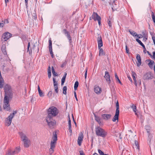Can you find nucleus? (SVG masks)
I'll return each instance as SVG.
<instances>
[{
  "label": "nucleus",
  "mask_w": 155,
  "mask_h": 155,
  "mask_svg": "<svg viewBox=\"0 0 155 155\" xmlns=\"http://www.w3.org/2000/svg\"><path fill=\"white\" fill-rule=\"evenodd\" d=\"M132 77L133 76H136V73H135L134 72L132 71Z\"/></svg>",
  "instance_id": "obj_56"
},
{
  "label": "nucleus",
  "mask_w": 155,
  "mask_h": 155,
  "mask_svg": "<svg viewBox=\"0 0 155 155\" xmlns=\"http://www.w3.org/2000/svg\"><path fill=\"white\" fill-rule=\"evenodd\" d=\"M24 143V146L25 147H28L30 145V141L28 139L23 141Z\"/></svg>",
  "instance_id": "obj_23"
},
{
  "label": "nucleus",
  "mask_w": 155,
  "mask_h": 155,
  "mask_svg": "<svg viewBox=\"0 0 155 155\" xmlns=\"http://www.w3.org/2000/svg\"><path fill=\"white\" fill-rule=\"evenodd\" d=\"M49 48L50 53L51 57L53 58L54 57V56L52 51V41L51 38H50L49 40Z\"/></svg>",
  "instance_id": "obj_10"
},
{
  "label": "nucleus",
  "mask_w": 155,
  "mask_h": 155,
  "mask_svg": "<svg viewBox=\"0 0 155 155\" xmlns=\"http://www.w3.org/2000/svg\"><path fill=\"white\" fill-rule=\"evenodd\" d=\"M151 57L153 59L155 60V51L153 52V56L152 55V57Z\"/></svg>",
  "instance_id": "obj_49"
},
{
  "label": "nucleus",
  "mask_w": 155,
  "mask_h": 155,
  "mask_svg": "<svg viewBox=\"0 0 155 155\" xmlns=\"http://www.w3.org/2000/svg\"><path fill=\"white\" fill-rule=\"evenodd\" d=\"M38 92H40V91H41V90L40 88V87H39V85H38Z\"/></svg>",
  "instance_id": "obj_62"
},
{
  "label": "nucleus",
  "mask_w": 155,
  "mask_h": 155,
  "mask_svg": "<svg viewBox=\"0 0 155 155\" xmlns=\"http://www.w3.org/2000/svg\"><path fill=\"white\" fill-rule=\"evenodd\" d=\"M104 77L106 79V81L108 82V84H110V76L108 71H106L105 72V74Z\"/></svg>",
  "instance_id": "obj_13"
},
{
  "label": "nucleus",
  "mask_w": 155,
  "mask_h": 155,
  "mask_svg": "<svg viewBox=\"0 0 155 155\" xmlns=\"http://www.w3.org/2000/svg\"><path fill=\"white\" fill-rule=\"evenodd\" d=\"M53 80L54 83V87L55 91L56 93H58V83L57 82L55 81V78H53Z\"/></svg>",
  "instance_id": "obj_17"
},
{
  "label": "nucleus",
  "mask_w": 155,
  "mask_h": 155,
  "mask_svg": "<svg viewBox=\"0 0 155 155\" xmlns=\"http://www.w3.org/2000/svg\"><path fill=\"white\" fill-rule=\"evenodd\" d=\"M67 63V61L66 60H65V61L64 62H63L62 64H61V68L64 67L66 65Z\"/></svg>",
  "instance_id": "obj_37"
},
{
  "label": "nucleus",
  "mask_w": 155,
  "mask_h": 155,
  "mask_svg": "<svg viewBox=\"0 0 155 155\" xmlns=\"http://www.w3.org/2000/svg\"><path fill=\"white\" fill-rule=\"evenodd\" d=\"M80 155H85L83 151L82 150L80 151Z\"/></svg>",
  "instance_id": "obj_57"
},
{
  "label": "nucleus",
  "mask_w": 155,
  "mask_h": 155,
  "mask_svg": "<svg viewBox=\"0 0 155 155\" xmlns=\"http://www.w3.org/2000/svg\"><path fill=\"white\" fill-rule=\"evenodd\" d=\"M51 76V72H48V76L49 78H50Z\"/></svg>",
  "instance_id": "obj_58"
},
{
  "label": "nucleus",
  "mask_w": 155,
  "mask_h": 155,
  "mask_svg": "<svg viewBox=\"0 0 155 155\" xmlns=\"http://www.w3.org/2000/svg\"><path fill=\"white\" fill-rule=\"evenodd\" d=\"M127 77H128V79L130 81V82L131 83H132L133 82V81H132V79H131V77L129 76H128Z\"/></svg>",
  "instance_id": "obj_55"
},
{
  "label": "nucleus",
  "mask_w": 155,
  "mask_h": 155,
  "mask_svg": "<svg viewBox=\"0 0 155 155\" xmlns=\"http://www.w3.org/2000/svg\"><path fill=\"white\" fill-rule=\"evenodd\" d=\"M63 31L65 35H67V34L69 33V32L67 31V30L66 29H64Z\"/></svg>",
  "instance_id": "obj_47"
},
{
  "label": "nucleus",
  "mask_w": 155,
  "mask_h": 155,
  "mask_svg": "<svg viewBox=\"0 0 155 155\" xmlns=\"http://www.w3.org/2000/svg\"><path fill=\"white\" fill-rule=\"evenodd\" d=\"M66 75H67V73H65L64 75V76L62 77V79H61V85H63L64 84V81H65V78H66Z\"/></svg>",
  "instance_id": "obj_28"
},
{
  "label": "nucleus",
  "mask_w": 155,
  "mask_h": 155,
  "mask_svg": "<svg viewBox=\"0 0 155 155\" xmlns=\"http://www.w3.org/2000/svg\"><path fill=\"white\" fill-rule=\"evenodd\" d=\"M136 59L137 61L136 63L137 66L138 67H139L141 65V58L139 54H137Z\"/></svg>",
  "instance_id": "obj_19"
},
{
  "label": "nucleus",
  "mask_w": 155,
  "mask_h": 155,
  "mask_svg": "<svg viewBox=\"0 0 155 155\" xmlns=\"http://www.w3.org/2000/svg\"><path fill=\"white\" fill-rule=\"evenodd\" d=\"M14 154H13V152L12 150H9L8 151V153H6V155H14Z\"/></svg>",
  "instance_id": "obj_38"
},
{
  "label": "nucleus",
  "mask_w": 155,
  "mask_h": 155,
  "mask_svg": "<svg viewBox=\"0 0 155 155\" xmlns=\"http://www.w3.org/2000/svg\"><path fill=\"white\" fill-rule=\"evenodd\" d=\"M67 88L66 86H64L63 88V93L64 94H66V91H67Z\"/></svg>",
  "instance_id": "obj_41"
},
{
  "label": "nucleus",
  "mask_w": 155,
  "mask_h": 155,
  "mask_svg": "<svg viewBox=\"0 0 155 155\" xmlns=\"http://www.w3.org/2000/svg\"><path fill=\"white\" fill-rule=\"evenodd\" d=\"M126 46H125V48H126V51L127 53L129 54L130 52H129V49L128 48L127 46V45L126 43H125Z\"/></svg>",
  "instance_id": "obj_43"
},
{
  "label": "nucleus",
  "mask_w": 155,
  "mask_h": 155,
  "mask_svg": "<svg viewBox=\"0 0 155 155\" xmlns=\"http://www.w3.org/2000/svg\"><path fill=\"white\" fill-rule=\"evenodd\" d=\"M134 84L135 86L137 87V80L134 81Z\"/></svg>",
  "instance_id": "obj_60"
},
{
  "label": "nucleus",
  "mask_w": 155,
  "mask_h": 155,
  "mask_svg": "<svg viewBox=\"0 0 155 155\" xmlns=\"http://www.w3.org/2000/svg\"><path fill=\"white\" fill-rule=\"evenodd\" d=\"M96 134L98 136L104 137L107 134V132L100 126L95 127Z\"/></svg>",
  "instance_id": "obj_2"
},
{
  "label": "nucleus",
  "mask_w": 155,
  "mask_h": 155,
  "mask_svg": "<svg viewBox=\"0 0 155 155\" xmlns=\"http://www.w3.org/2000/svg\"><path fill=\"white\" fill-rule=\"evenodd\" d=\"M130 107L132 108L133 111L135 113L136 115H137L136 111L137 110L136 106H135L134 104H132Z\"/></svg>",
  "instance_id": "obj_29"
},
{
  "label": "nucleus",
  "mask_w": 155,
  "mask_h": 155,
  "mask_svg": "<svg viewBox=\"0 0 155 155\" xmlns=\"http://www.w3.org/2000/svg\"><path fill=\"white\" fill-rule=\"evenodd\" d=\"M116 112H119V103L118 101H117V102L116 103Z\"/></svg>",
  "instance_id": "obj_34"
},
{
  "label": "nucleus",
  "mask_w": 155,
  "mask_h": 155,
  "mask_svg": "<svg viewBox=\"0 0 155 155\" xmlns=\"http://www.w3.org/2000/svg\"><path fill=\"white\" fill-rule=\"evenodd\" d=\"M51 70H52V72L53 75H54L55 76H58V74H57V73L55 72V70H54V69L53 67H52Z\"/></svg>",
  "instance_id": "obj_30"
},
{
  "label": "nucleus",
  "mask_w": 155,
  "mask_h": 155,
  "mask_svg": "<svg viewBox=\"0 0 155 155\" xmlns=\"http://www.w3.org/2000/svg\"><path fill=\"white\" fill-rule=\"evenodd\" d=\"M145 30H144V31H143L142 32V34L143 35V36L146 35L145 33Z\"/></svg>",
  "instance_id": "obj_64"
},
{
  "label": "nucleus",
  "mask_w": 155,
  "mask_h": 155,
  "mask_svg": "<svg viewBox=\"0 0 155 155\" xmlns=\"http://www.w3.org/2000/svg\"><path fill=\"white\" fill-rule=\"evenodd\" d=\"M135 145L137 146V148H138V147H139V145H138V142L137 140H135Z\"/></svg>",
  "instance_id": "obj_51"
},
{
  "label": "nucleus",
  "mask_w": 155,
  "mask_h": 155,
  "mask_svg": "<svg viewBox=\"0 0 155 155\" xmlns=\"http://www.w3.org/2000/svg\"><path fill=\"white\" fill-rule=\"evenodd\" d=\"M38 92H40V91H41V90L40 88V87H39V85H38Z\"/></svg>",
  "instance_id": "obj_63"
},
{
  "label": "nucleus",
  "mask_w": 155,
  "mask_h": 155,
  "mask_svg": "<svg viewBox=\"0 0 155 155\" xmlns=\"http://www.w3.org/2000/svg\"><path fill=\"white\" fill-rule=\"evenodd\" d=\"M98 152L100 155H102L104 153L100 149L98 150Z\"/></svg>",
  "instance_id": "obj_50"
},
{
  "label": "nucleus",
  "mask_w": 155,
  "mask_h": 155,
  "mask_svg": "<svg viewBox=\"0 0 155 155\" xmlns=\"http://www.w3.org/2000/svg\"><path fill=\"white\" fill-rule=\"evenodd\" d=\"M69 131L70 133V135H71L72 134V130L71 129V127H69Z\"/></svg>",
  "instance_id": "obj_48"
},
{
  "label": "nucleus",
  "mask_w": 155,
  "mask_h": 155,
  "mask_svg": "<svg viewBox=\"0 0 155 155\" xmlns=\"http://www.w3.org/2000/svg\"><path fill=\"white\" fill-rule=\"evenodd\" d=\"M66 36H67V37L68 38L69 40V41H70V43H71V36L70 34H69V33L67 34Z\"/></svg>",
  "instance_id": "obj_39"
},
{
  "label": "nucleus",
  "mask_w": 155,
  "mask_h": 155,
  "mask_svg": "<svg viewBox=\"0 0 155 155\" xmlns=\"http://www.w3.org/2000/svg\"><path fill=\"white\" fill-rule=\"evenodd\" d=\"M28 0H25L26 6L27 7L28 5Z\"/></svg>",
  "instance_id": "obj_59"
},
{
  "label": "nucleus",
  "mask_w": 155,
  "mask_h": 155,
  "mask_svg": "<svg viewBox=\"0 0 155 155\" xmlns=\"http://www.w3.org/2000/svg\"><path fill=\"white\" fill-rule=\"evenodd\" d=\"M136 41L140 45H142L143 43L141 42V41L138 39L137 38L136 39Z\"/></svg>",
  "instance_id": "obj_46"
},
{
  "label": "nucleus",
  "mask_w": 155,
  "mask_h": 155,
  "mask_svg": "<svg viewBox=\"0 0 155 155\" xmlns=\"http://www.w3.org/2000/svg\"><path fill=\"white\" fill-rule=\"evenodd\" d=\"M46 121L48 124L50 128H53V127L56 124V122L55 120H53L52 117H47L46 118Z\"/></svg>",
  "instance_id": "obj_5"
},
{
  "label": "nucleus",
  "mask_w": 155,
  "mask_h": 155,
  "mask_svg": "<svg viewBox=\"0 0 155 155\" xmlns=\"http://www.w3.org/2000/svg\"><path fill=\"white\" fill-rule=\"evenodd\" d=\"M17 112L16 111H13L12 113L10 114V115L9 116L13 118L14 117V115L16 114Z\"/></svg>",
  "instance_id": "obj_40"
},
{
  "label": "nucleus",
  "mask_w": 155,
  "mask_h": 155,
  "mask_svg": "<svg viewBox=\"0 0 155 155\" xmlns=\"http://www.w3.org/2000/svg\"><path fill=\"white\" fill-rule=\"evenodd\" d=\"M57 140V137L56 133H53V136L52 137V140L51 143V147L49 149L50 154L51 155L53 153L54 148L55 147L56 141Z\"/></svg>",
  "instance_id": "obj_3"
},
{
  "label": "nucleus",
  "mask_w": 155,
  "mask_h": 155,
  "mask_svg": "<svg viewBox=\"0 0 155 155\" xmlns=\"http://www.w3.org/2000/svg\"><path fill=\"white\" fill-rule=\"evenodd\" d=\"M87 68H86L85 69V73L84 74V77L85 79L86 78L87 76Z\"/></svg>",
  "instance_id": "obj_45"
},
{
  "label": "nucleus",
  "mask_w": 155,
  "mask_h": 155,
  "mask_svg": "<svg viewBox=\"0 0 155 155\" xmlns=\"http://www.w3.org/2000/svg\"><path fill=\"white\" fill-rule=\"evenodd\" d=\"M4 92L5 96L4 98L3 107L4 110L6 111H9L11 110L10 104L9 102V100L13 97V93L11 87L9 85L7 84L4 87Z\"/></svg>",
  "instance_id": "obj_1"
},
{
  "label": "nucleus",
  "mask_w": 155,
  "mask_h": 155,
  "mask_svg": "<svg viewBox=\"0 0 155 155\" xmlns=\"http://www.w3.org/2000/svg\"><path fill=\"white\" fill-rule=\"evenodd\" d=\"M19 134L20 136L21 139L22 141H25L28 139L26 135L22 132H19Z\"/></svg>",
  "instance_id": "obj_15"
},
{
  "label": "nucleus",
  "mask_w": 155,
  "mask_h": 155,
  "mask_svg": "<svg viewBox=\"0 0 155 155\" xmlns=\"http://www.w3.org/2000/svg\"><path fill=\"white\" fill-rule=\"evenodd\" d=\"M33 17L35 19L36 18H37V16H36V15L35 14V13H33Z\"/></svg>",
  "instance_id": "obj_61"
},
{
  "label": "nucleus",
  "mask_w": 155,
  "mask_h": 155,
  "mask_svg": "<svg viewBox=\"0 0 155 155\" xmlns=\"http://www.w3.org/2000/svg\"><path fill=\"white\" fill-rule=\"evenodd\" d=\"M2 52L4 54H7L6 50L5 49V45H2Z\"/></svg>",
  "instance_id": "obj_26"
},
{
  "label": "nucleus",
  "mask_w": 155,
  "mask_h": 155,
  "mask_svg": "<svg viewBox=\"0 0 155 155\" xmlns=\"http://www.w3.org/2000/svg\"><path fill=\"white\" fill-rule=\"evenodd\" d=\"M84 137V136L82 133H81L78 137V144L79 146H81V143Z\"/></svg>",
  "instance_id": "obj_12"
},
{
  "label": "nucleus",
  "mask_w": 155,
  "mask_h": 155,
  "mask_svg": "<svg viewBox=\"0 0 155 155\" xmlns=\"http://www.w3.org/2000/svg\"><path fill=\"white\" fill-rule=\"evenodd\" d=\"M146 61L147 62H149V63H148V65L150 68H152L154 64V61L151 60H147Z\"/></svg>",
  "instance_id": "obj_21"
},
{
  "label": "nucleus",
  "mask_w": 155,
  "mask_h": 155,
  "mask_svg": "<svg viewBox=\"0 0 155 155\" xmlns=\"http://www.w3.org/2000/svg\"><path fill=\"white\" fill-rule=\"evenodd\" d=\"M12 118V117L9 116L5 120V125L7 126H9L11 124Z\"/></svg>",
  "instance_id": "obj_9"
},
{
  "label": "nucleus",
  "mask_w": 155,
  "mask_h": 155,
  "mask_svg": "<svg viewBox=\"0 0 155 155\" xmlns=\"http://www.w3.org/2000/svg\"><path fill=\"white\" fill-rule=\"evenodd\" d=\"M21 150L20 147H17L15 148L14 150H12L13 154L14 155L18 153Z\"/></svg>",
  "instance_id": "obj_22"
},
{
  "label": "nucleus",
  "mask_w": 155,
  "mask_h": 155,
  "mask_svg": "<svg viewBox=\"0 0 155 155\" xmlns=\"http://www.w3.org/2000/svg\"><path fill=\"white\" fill-rule=\"evenodd\" d=\"M153 76L150 72H149L146 73L144 74L143 77V79L145 80H148L150 79H152Z\"/></svg>",
  "instance_id": "obj_6"
},
{
  "label": "nucleus",
  "mask_w": 155,
  "mask_h": 155,
  "mask_svg": "<svg viewBox=\"0 0 155 155\" xmlns=\"http://www.w3.org/2000/svg\"><path fill=\"white\" fill-rule=\"evenodd\" d=\"M94 116L95 120L100 125H101L102 124L101 121V118L100 117H99L97 116L95 114H94Z\"/></svg>",
  "instance_id": "obj_24"
},
{
  "label": "nucleus",
  "mask_w": 155,
  "mask_h": 155,
  "mask_svg": "<svg viewBox=\"0 0 155 155\" xmlns=\"http://www.w3.org/2000/svg\"><path fill=\"white\" fill-rule=\"evenodd\" d=\"M38 93L40 97H43L44 96V93L42 92V91H41L39 92H38Z\"/></svg>",
  "instance_id": "obj_44"
},
{
  "label": "nucleus",
  "mask_w": 155,
  "mask_h": 155,
  "mask_svg": "<svg viewBox=\"0 0 155 155\" xmlns=\"http://www.w3.org/2000/svg\"><path fill=\"white\" fill-rule=\"evenodd\" d=\"M52 91H50L48 92V94H47V96H48V97L49 98H50L51 97V96H52Z\"/></svg>",
  "instance_id": "obj_42"
},
{
  "label": "nucleus",
  "mask_w": 155,
  "mask_h": 155,
  "mask_svg": "<svg viewBox=\"0 0 155 155\" xmlns=\"http://www.w3.org/2000/svg\"><path fill=\"white\" fill-rule=\"evenodd\" d=\"M110 2L109 3L110 4H111L112 2H113L112 6L111 7L112 10L113 11L116 10L118 8V3H116L117 2L115 0H110Z\"/></svg>",
  "instance_id": "obj_7"
},
{
  "label": "nucleus",
  "mask_w": 155,
  "mask_h": 155,
  "mask_svg": "<svg viewBox=\"0 0 155 155\" xmlns=\"http://www.w3.org/2000/svg\"><path fill=\"white\" fill-rule=\"evenodd\" d=\"M112 19L110 17H109L107 20V23L110 28H111L112 27Z\"/></svg>",
  "instance_id": "obj_25"
},
{
  "label": "nucleus",
  "mask_w": 155,
  "mask_h": 155,
  "mask_svg": "<svg viewBox=\"0 0 155 155\" xmlns=\"http://www.w3.org/2000/svg\"><path fill=\"white\" fill-rule=\"evenodd\" d=\"M94 91L97 94H100L102 92V89L101 88L98 86H95L94 87Z\"/></svg>",
  "instance_id": "obj_14"
},
{
  "label": "nucleus",
  "mask_w": 155,
  "mask_h": 155,
  "mask_svg": "<svg viewBox=\"0 0 155 155\" xmlns=\"http://www.w3.org/2000/svg\"><path fill=\"white\" fill-rule=\"evenodd\" d=\"M58 113V110L56 107L52 106L50 107L48 111V115L47 117H53L57 116Z\"/></svg>",
  "instance_id": "obj_4"
},
{
  "label": "nucleus",
  "mask_w": 155,
  "mask_h": 155,
  "mask_svg": "<svg viewBox=\"0 0 155 155\" xmlns=\"http://www.w3.org/2000/svg\"><path fill=\"white\" fill-rule=\"evenodd\" d=\"M115 78L116 79V80L119 82V83L120 84H121V82L120 81V80L119 79L117 75V73H115Z\"/></svg>",
  "instance_id": "obj_35"
},
{
  "label": "nucleus",
  "mask_w": 155,
  "mask_h": 155,
  "mask_svg": "<svg viewBox=\"0 0 155 155\" xmlns=\"http://www.w3.org/2000/svg\"><path fill=\"white\" fill-rule=\"evenodd\" d=\"M68 124H69V127H71V120L69 118V120H68Z\"/></svg>",
  "instance_id": "obj_53"
},
{
  "label": "nucleus",
  "mask_w": 155,
  "mask_h": 155,
  "mask_svg": "<svg viewBox=\"0 0 155 155\" xmlns=\"http://www.w3.org/2000/svg\"><path fill=\"white\" fill-rule=\"evenodd\" d=\"M119 113V112H116L115 115L112 119V121L113 122H115L116 120L118 121Z\"/></svg>",
  "instance_id": "obj_20"
},
{
  "label": "nucleus",
  "mask_w": 155,
  "mask_h": 155,
  "mask_svg": "<svg viewBox=\"0 0 155 155\" xmlns=\"http://www.w3.org/2000/svg\"><path fill=\"white\" fill-rule=\"evenodd\" d=\"M78 81H76L75 83L74 86V90H77V88L78 86Z\"/></svg>",
  "instance_id": "obj_32"
},
{
  "label": "nucleus",
  "mask_w": 155,
  "mask_h": 155,
  "mask_svg": "<svg viewBox=\"0 0 155 155\" xmlns=\"http://www.w3.org/2000/svg\"><path fill=\"white\" fill-rule=\"evenodd\" d=\"M129 32H130V34L134 36H137L138 37V35H137V34L134 31H131L130 30H129Z\"/></svg>",
  "instance_id": "obj_33"
},
{
  "label": "nucleus",
  "mask_w": 155,
  "mask_h": 155,
  "mask_svg": "<svg viewBox=\"0 0 155 155\" xmlns=\"http://www.w3.org/2000/svg\"><path fill=\"white\" fill-rule=\"evenodd\" d=\"M92 18L94 21H96L101 17L98 15L97 13L94 12L92 14Z\"/></svg>",
  "instance_id": "obj_16"
},
{
  "label": "nucleus",
  "mask_w": 155,
  "mask_h": 155,
  "mask_svg": "<svg viewBox=\"0 0 155 155\" xmlns=\"http://www.w3.org/2000/svg\"><path fill=\"white\" fill-rule=\"evenodd\" d=\"M30 46V43L29 42L28 43V48H27V50L28 51V52L30 54H31L32 51H31V48H30V49H29V48Z\"/></svg>",
  "instance_id": "obj_31"
},
{
  "label": "nucleus",
  "mask_w": 155,
  "mask_h": 155,
  "mask_svg": "<svg viewBox=\"0 0 155 155\" xmlns=\"http://www.w3.org/2000/svg\"><path fill=\"white\" fill-rule=\"evenodd\" d=\"M99 49V55L100 56L105 55V53L104 52V50L102 48H100Z\"/></svg>",
  "instance_id": "obj_27"
},
{
  "label": "nucleus",
  "mask_w": 155,
  "mask_h": 155,
  "mask_svg": "<svg viewBox=\"0 0 155 155\" xmlns=\"http://www.w3.org/2000/svg\"><path fill=\"white\" fill-rule=\"evenodd\" d=\"M74 97H75V99H76V101H78V98H77L76 93V92L75 91H74Z\"/></svg>",
  "instance_id": "obj_54"
},
{
  "label": "nucleus",
  "mask_w": 155,
  "mask_h": 155,
  "mask_svg": "<svg viewBox=\"0 0 155 155\" xmlns=\"http://www.w3.org/2000/svg\"><path fill=\"white\" fill-rule=\"evenodd\" d=\"M151 17L152 20L153 21H155V15L154 12L152 11L151 12Z\"/></svg>",
  "instance_id": "obj_36"
},
{
  "label": "nucleus",
  "mask_w": 155,
  "mask_h": 155,
  "mask_svg": "<svg viewBox=\"0 0 155 155\" xmlns=\"http://www.w3.org/2000/svg\"><path fill=\"white\" fill-rule=\"evenodd\" d=\"M97 41L98 43V48L100 49V48L103 46V42L101 36H100L98 37L97 39Z\"/></svg>",
  "instance_id": "obj_11"
},
{
  "label": "nucleus",
  "mask_w": 155,
  "mask_h": 155,
  "mask_svg": "<svg viewBox=\"0 0 155 155\" xmlns=\"http://www.w3.org/2000/svg\"><path fill=\"white\" fill-rule=\"evenodd\" d=\"M111 116V115L110 114H104L101 115V117L103 119L106 120L110 119Z\"/></svg>",
  "instance_id": "obj_18"
},
{
  "label": "nucleus",
  "mask_w": 155,
  "mask_h": 155,
  "mask_svg": "<svg viewBox=\"0 0 155 155\" xmlns=\"http://www.w3.org/2000/svg\"><path fill=\"white\" fill-rule=\"evenodd\" d=\"M101 17L99 18L97 21H98V23L99 25H100L101 24Z\"/></svg>",
  "instance_id": "obj_52"
},
{
  "label": "nucleus",
  "mask_w": 155,
  "mask_h": 155,
  "mask_svg": "<svg viewBox=\"0 0 155 155\" xmlns=\"http://www.w3.org/2000/svg\"><path fill=\"white\" fill-rule=\"evenodd\" d=\"M12 36V35L9 32L4 33L2 36V39L4 41H6Z\"/></svg>",
  "instance_id": "obj_8"
}]
</instances>
